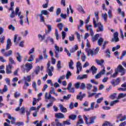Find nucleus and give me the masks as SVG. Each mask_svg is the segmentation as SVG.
Returning <instances> with one entry per match:
<instances>
[{
	"instance_id": "1",
	"label": "nucleus",
	"mask_w": 126,
	"mask_h": 126,
	"mask_svg": "<svg viewBox=\"0 0 126 126\" xmlns=\"http://www.w3.org/2000/svg\"><path fill=\"white\" fill-rule=\"evenodd\" d=\"M93 24L94 28H97L96 32H103L104 31V26L102 24V23L96 22L95 18L93 19Z\"/></svg>"
},
{
	"instance_id": "2",
	"label": "nucleus",
	"mask_w": 126,
	"mask_h": 126,
	"mask_svg": "<svg viewBox=\"0 0 126 126\" xmlns=\"http://www.w3.org/2000/svg\"><path fill=\"white\" fill-rule=\"evenodd\" d=\"M45 99H47V100H51V102L47 105V108H48L53 106V102H55V101H57V99L55 97H53L51 94H48V93H45Z\"/></svg>"
},
{
	"instance_id": "3",
	"label": "nucleus",
	"mask_w": 126,
	"mask_h": 126,
	"mask_svg": "<svg viewBox=\"0 0 126 126\" xmlns=\"http://www.w3.org/2000/svg\"><path fill=\"white\" fill-rule=\"evenodd\" d=\"M32 68H33V65L29 63H27L25 64V65H23L21 66V69L23 72H25V71H26V72H29Z\"/></svg>"
},
{
	"instance_id": "4",
	"label": "nucleus",
	"mask_w": 126,
	"mask_h": 126,
	"mask_svg": "<svg viewBox=\"0 0 126 126\" xmlns=\"http://www.w3.org/2000/svg\"><path fill=\"white\" fill-rule=\"evenodd\" d=\"M47 70L49 76H53V71H54V66H51V63L50 62L47 63Z\"/></svg>"
},
{
	"instance_id": "5",
	"label": "nucleus",
	"mask_w": 126,
	"mask_h": 126,
	"mask_svg": "<svg viewBox=\"0 0 126 126\" xmlns=\"http://www.w3.org/2000/svg\"><path fill=\"white\" fill-rule=\"evenodd\" d=\"M113 38L111 39V42H119L120 41V39L119 38V32H114L113 34Z\"/></svg>"
},
{
	"instance_id": "6",
	"label": "nucleus",
	"mask_w": 126,
	"mask_h": 126,
	"mask_svg": "<svg viewBox=\"0 0 126 126\" xmlns=\"http://www.w3.org/2000/svg\"><path fill=\"white\" fill-rule=\"evenodd\" d=\"M116 69H117V71L121 72V75L122 76L124 75L126 73V70L123 67V66L121 65H119Z\"/></svg>"
},
{
	"instance_id": "7",
	"label": "nucleus",
	"mask_w": 126,
	"mask_h": 126,
	"mask_svg": "<svg viewBox=\"0 0 126 126\" xmlns=\"http://www.w3.org/2000/svg\"><path fill=\"white\" fill-rule=\"evenodd\" d=\"M111 83L113 86L115 87V86L117 85H119L120 83H121V78H118L115 80H113L111 82Z\"/></svg>"
},
{
	"instance_id": "8",
	"label": "nucleus",
	"mask_w": 126,
	"mask_h": 126,
	"mask_svg": "<svg viewBox=\"0 0 126 126\" xmlns=\"http://www.w3.org/2000/svg\"><path fill=\"white\" fill-rule=\"evenodd\" d=\"M76 67H77V74H79V72L81 71L82 69V66L81 65V63L79 62H78L76 64Z\"/></svg>"
},
{
	"instance_id": "9",
	"label": "nucleus",
	"mask_w": 126,
	"mask_h": 126,
	"mask_svg": "<svg viewBox=\"0 0 126 126\" xmlns=\"http://www.w3.org/2000/svg\"><path fill=\"white\" fill-rule=\"evenodd\" d=\"M117 120L120 121V122H124V121H126V115L124 116H123V114H118L117 116Z\"/></svg>"
},
{
	"instance_id": "10",
	"label": "nucleus",
	"mask_w": 126,
	"mask_h": 126,
	"mask_svg": "<svg viewBox=\"0 0 126 126\" xmlns=\"http://www.w3.org/2000/svg\"><path fill=\"white\" fill-rule=\"evenodd\" d=\"M16 56V60L19 63H21L22 62L23 57L21 56V54L19 52H17V53H15Z\"/></svg>"
},
{
	"instance_id": "11",
	"label": "nucleus",
	"mask_w": 126,
	"mask_h": 126,
	"mask_svg": "<svg viewBox=\"0 0 126 126\" xmlns=\"http://www.w3.org/2000/svg\"><path fill=\"white\" fill-rule=\"evenodd\" d=\"M86 52L87 53L88 57H90V55H91L92 57H93V56L95 55L94 51L92 50V49H86Z\"/></svg>"
},
{
	"instance_id": "12",
	"label": "nucleus",
	"mask_w": 126,
	"mask_h": 126,
	"mask_svg": "<svg viewBox=\"0 0 126 126\" xmlns=\"http://www.w3.org/2000/svg\"><path fill=\"white\" fill-rule=\"evenodd\" d=\"M12 67V66L10 65V64H8V65H7L6 66V73L7 74H10V73H11V68Z\"/></svg>"
},
{
	"instance_id": "13",
	"label": "nucleus",
	"mask_w": 126,
	"mask_h": 126,
	"mask_svg": "<svg viewBox=\"0 0 126 126\" xmlns=\"http://www.w3.org/2000/svg\"><path fill=\"white\" fill-rule=\"evenodd\" d=\"M17 37V34H15L14 37V42L15 43V45H17V44H18V43L19 42V41L21 40V37H19L18 38Z\"/></svg>"
},
{
	"instance_id": "14",
	"label": "nucleus",
	"mask_w": 126,
	"mask_h": 126,
	"mask_svg": "<svg viewBox=\"0 0 126 126\" xmlns=\"http://www.w3.org/2000/svg\"><path fill=\"white\" fill-rule=\"evenodd\" d=\"M12 43H11V40L10 39H8L7 40V45L6 47V51H8L9 49H10V47H11V45Z\"/></svg>"
},
{
	"instance_id": "15",
	"label": "nucleus",
	"mask_w": 126,
	"mask_h": 126,
	"mask_svg": "<svg viewBox=\"0 0 126 126\" xmlns=\"http://www.w3.org/2000/svg\"><path fill=\"white\" fill-rule=\"evenodd\" d=\"M55 117L57 118L58 119H64L65 116L62 113H59L55 114Z\"/></svg>"
},
{
	"instance_id": "16",
	"label": "nucleus",
	"mask_w": 126,
	"mask_h": 126,
	"mask_svg": "<svg viewBox=\"0 0 126 126\" xmlns=\"http://www.w3.org/2000/svg\"><path fill=\"white\" fill-rule=\"evenodd\" d=\"M59 107L62 113H66V112H67V109H66V108L64 107L63 105L62 104H60Z\"/></svg>"
},
{
	"instance_id": "17",
	"label": "nucleus",
	"mask_w": 126,
	"mask_h": 126,
	"mask_svg": "<svg viewBox=\"0 0 126 126\" xmlns=\"http://www.w3.org/2000/svg\"><path fill=\"white\" fill-rule=\"evenodd\" d=\"M3 55L4 57H10L13 55V52H12V50H9L7 52L3 53Z\"/></svg>"
},
{
	"instance_id": "18",
	"label": "nucleus",
	"mask_w": 126,
	"mask_h": 126,
	"mask_svg": "<svg viewBox=\"0 0 126 126\" xmlns=\"http://www.w3.org/2000/svg\"><path fill=\"white\" fill-rule=\"evenodd\" d=\"M97 119V116H93V117H91L90 118V122H89V125H91L92 124H94L95 123V122L94 121V120Z\"/></svg>"
},
{
	"instance_id": "19",
	"label": "nucleus",
	"mask_w": 126,
	"mask_h": 126,
	"mask_svg": "<svg viewBox=\"0 0 126 126\" xmlns=\"http://www.w3.org/2000/svg\"><path fill=\"white\" fill-rule=\"evenodd\" d=\"M95 62L97 63V64H98L99 65H101L102 67H104V60H98L97 59L95 60Z\"/></svg>"
},
{
	"instance_id": "20",
	"label": "nucleus",
	"mask_w": 126,
	"mask_h": 126,
	"mask_svg": "<svg viewBox=\"0 0 126 126\" xmlns=\"http://www.w3.org/2000/svg\"><path fill=\"white\" fill-rule=\"evenodd\" d=\"M7 90H8L7 86H6V85H5L4 86V88L2 90L0 89V93L1 94H3V93H4L5 92H7Z\"/></svg>"
},
{
	"instance_id": "21",
	"label": "nucleus",
	"mask_w": 126,
	"mask_h": 126,
	"mask_svg": "<svg viewBox=\"0 0 126 126\" xmlns=\"http://www.w3.org/2000/svg\"><path fill=\"white\" fill-rule=\"evenodd\" d=\"M88 77V76L87 74H84V75H79L77 76V79H80L81 80L82 79H85V78H87Z\"/></svg>"
},
{
	"instance_id": "22",
	"label": "nucleus",
	"mask_w": 126,
	"mask_h": 126,
	"mask_svg": "<svg viewBox=\"0 0 126 126\" xmlns=\"http://www.w3.org/2000/svg\"><path fill=\"white\" fill-rule=\"evenodd\" d=\"M46 27H47L48 31H46L45 33L46 34H49L50 32L53 30V28L50 25H46Z\"/></svg>"
},
{
	"instance_id": "23",
	"label": "nucleus",
	"mask_w": 126,
	"mask_h": 126,
	"mask_svg": "<svg viewBox=\"0 0 126 126\" xmlns=\"http://www.w3.org/2000/svg\"><path fill=\"white\" fill-rule=\"evenodd\" d=\"M48 41H50V42H51V44H54V43H55V41H54V39H53V38L48 36L47 38V40H45V43H48Z\"/></svg>"
},
{
	"instance_id": "24",
	"label": "nucleus",
	"mask_w": 126,
	"mask_h": 126,
	"mask_svg": "<svg viewBox=\"0 0 126 126\" xmlns=\"http://www.w3.org/2000/svg\"><path fill=\"white\" fill-rule=\"evenodd\" d=\"M86 28L88 31H90V34L92 36L94 35V32H93V29H92V28H89V26H88V25H86Z\"/></svg>"
},
{
	"instance_id": "25",
	"label": "nucleus",
	"mask_w": 126,
	"mask_h": 126,
	"mask_svg": "<svg viewBox=\"0 0 126 126\" xmlns=\"http://www.w3.org/2000/svg\"><path fill=\"white\" fill-rule=\"evenodd\" d=\"M24 80L25 82H30L31 81V75H28L26 77H24Z\"/></svg>"
},
{
	"instance_id": "26",
	"label": "nucleus",
	"mask_w": 126,
	"mask_h": 126,
	"mask_svg": "<svg viewBox=\"0 0 126 126\" xmlns=\"http://www.w3.org/2000/svg\"><path fill=\"white\" fill-rule=\"evenodd\" d=\"M15 15H18L19 17H20V14H21V12H19V7H17L15 9Z\"/></svg>"
},
{
	"instance_id": "27",
	"label": "nucleus",
	"mask_w": 126,
	"mask_h": 126,
	"mask_svg": "<svg viewBox=\"0 0 126 126\" xmlns=\"http://www.w3.org/2000/svg\"><path fill=\"white\" fill-rule=\"evenodd\" d=\"M77 50H78V46L76 45L70 50V53H74L75 51H77Z\"/></svg>"
},
{
	"instance_id": "28",
	"label": "nucleus",
	"mask_w": 126,
	"mask_h": 126,
	"mask_svg": "<svg viewBox=\"0 0 126 126\" xmlns=\"http://www.w3.org/2000/svg\"><path fill=\"white\" fill-rule=\"evenodd\" d=\"M99 34H96L94 36L92 37V41L93 42H95V41H97V40H98V38H99Z\"/></svg>"
},
{
	"instance_id": "29",
	"label": "nucleus",
	"mask_w": 126,
	"mask_h": 126,
	"mask_svg": "<svg viewBox=\"0 0 126 126\" xmlns=\"http://www.w3.org/2000/svg\"><path fill=\"white\" fill-rule=\"evenodd\" d=\"M103 42H104V39L103 38L100 37L99 39L97 40V44L98 46H102V44H103Z\"/></svg>"
},
{
	"instance_id": "30",
	"label": "nucleus",
	"mask_w": 126,
	"mask_h": 126,
	"mask_svg": "<svg viewBox=\"0 0 126 126\" xmlns=\"http://www.w3.org/2000/svg\"><path fill=\"white\" fill-rule=\"evenodd\" d=\"M91 69H92V74L93 75L95 74V73L97 72V69L96 68V67L93 66L92 67H91Z\"/></svg>"
},
{
	"instance_id": "31",
	"label": "nucleus",
	"mask_w": 126,
	"mask_h": 126,
	"mask_svg": "<svg viewBox=\"0 0 126 126\" xmlns=\"http://www.w3.org/2000/svg\"><path fill=\"white\" fill-rule=\"evenodd\" d=\"M55 124L56 126H63V125L61 122H60V121H59V119H56L55 120Z\"/></svg>"
},
{
	"instance_id": "32",
	"label": "nucleus",
	"mask_w": 126,
	"mask_h": 126,
	"mask_svg": "<svg viewBox=\"0 0 126 126\" xmlns=\"http://www.w3.org/2000/svg\"><path fill=\"white\" fill-rule=\"evenodd\" d=\"M35 55H31L29 59L28 60V62H33L34 61V59H35Z\"/></svg>"
},
{
	"instance_id": "33",
	"label": "nucleus",
	"mask_w": 126,
	"mask_h": 126,
	"mask_svg": "<svg viewBox=\"0 0 126 126\" xmlns=\"http://www.w3.org/2000/svg\"><path fill=\"white\" fill-rule=\"evenodd\" d=\"M57 27H58L60 31H62V30L63 29V25L62 23H60L59 24H58V25H57Z\"/></svg>"
},
{
	"instance_id": "34",
	"label": "nucleus",
	"mask_w": 126,
	"mask_h": 126,
	"mask_svg": "<svg viewBox=\"0 0 126 126\" xmlns=\"http://www.w3.org/2000/svg\"><path fill=\"white\" fill-rule=\"evenodd\" d=\"M20 24H21V25L23 26V19H24V16H23V15H21L20 17Z\"/></svg>"
},
{
	"instance_id": "35",
	"label": "nucleus",
	"mask_w": 126,
	"mask_h": 126,
	"mask_svg": "<svg viewBox=\"0 0 126 126\" xmlns=\"http://www.w3.org/2000/svg\"><path fill=\"white\" fill-rule=\"evenodd\" d=\"M40 14H41V15H48V14H49V12L46 10H43L41 11Z\"/></svg>"
},
{
	"instance_id": "36",
	"label": "nucleus",
	"mask_w": 126,
	"mask_h": 126,
	"mask_svg": "<svg viewBox=\"0 0 126 126\" xmlns=\"http://www.w3.org/2000/svg\"><path fill=\"white\" fill-rule=\"evenodd\" d=\"M69 118L70 120H72V121H74L76 120V118H77V116L75 115H71L69 116Z\"/></svg>"
},
{
	"instance_id": "37",
	"label": "nucleus",
	"mask_w": 126,
	"mask_h": 126,
	"mask_svg": "<svg viewBox=\"0 0 126 126\" xmlns=\"http://www.w3.org/2000/svg\"><path fill=\"white\" fill-rule=\"evenodd\" d=\"M105 53L106 54V57H107V58H111V52H110V49H107L105 52Z\"/></svg>"
},
{
	"instance_id": "38",
	"label": "nucleus",
	"mask_w": 126,
	"mask_h": 126,
	"mask_svg": "<svg viewBox=\"0 0 126 126\" xmlns=\"http://www.w3.org/2000/svg\"><path fill=\"white\" fill-rule=\"evenodd\" d=\"M126 96V94L121 93L118 95V99H121L122 98H125Z\"/></svg>"
},
{
	"instance_id": "39",
	"label": "nucleus",
	"mask_w": 126,
	"mask_h": 126,
	"mask_svg": "<svg viewBox=\"0 0 126 126\" xmlns=\"http://www.w3.org/2000/svg\"><path fill=\"white\" fill-rule=\"evenodd\" d=\"M33 72L35 73V74L38 75L39 72H40V66H37Z\"/></svg>"
},
{
	"instance_id": "40",
	"label": "nucleus",
	"mask_w": 126,
	"mask_h": 126,
	"mask_svg": "<svg viewBox=\"0 0 126 126\" xmlns=\"http://www.w3.org/2000/svg\"><path fill=\"white\" fill-rule=\"evenodd\" d=\"M72 65H73V61H72V60H71L70 61V62L69 63V67L71 69H74V67H73Z\"/></svg>"
},
{
	"instance_id": "41",
	"label": "nucleus",
	"mask_w": 126,
	"mask_h": 126,
	"mask_svg": "<svg viewBox=\"0 0 126 126\" xmlns=\"http://www.w3.org/2000/svg\"><path fill=\"white\" fill-rule=\"evenodd\" d=\"M117 103H119V100H115L111 101V103L109 104V106H114V105H116Z\"/></svg>"
},
{
	"instance_id": "42",
	"label": "nucleus",
	"mask_w": 126,
	"mask_h": 126,
	"mask_svg": "<svg viewBox=\"0 0 126 126\" xmlns=\"http://www.w3.org/2000/svg\"><path fill=\"white\" fill-rule=\"evenodd\" d=\"M84 97H85L84 95H80L79 94H78L76 96V99L77 100H80V101H82V99Z\"/></svg>"
},
{
	"instance_id": "43",
	"label": "nucleus",
	"mask_w": 126,
	"mask_h": 126,
	"mask_svg": "<svg viewBox=\"0 0 126 126\" xmlns=\"http://www.w3.org/2000/svg\"><path fill=\"white\" fill-rule=\"evenodd\" d=\"M43 53L44 54V59L45 60H47V59H48V55H47L46 53H47V49H44L43 51Z\"/></svg>"
},
{
	"instance_id": "44",
	"label": "nucleus",
	"mask_w": 126,
	"mask_h": 126,
	"mask_svg": "<svg viewBox=\"0 0 126 126\" xmlns=\"http://www.w3.org/2000/svg\"><path fill=\"white\" fill-rule=\"evenodd\" d=\"M86 59V56L84 53L82 54V56L81 57V60H82V62H85V60Z\"/></svg>"
},
{
	"instance_id": "45",
	"label": "nucleus",
	"mask_w": 126,
	"mask_h": 126,
	"mask_svg": "<svg viewBox=\"0 0 126 126\" xmlns=\"http://www.w3.org/2000/svg\"><path fill=\"white\" fill-rule=\"evenodd\" d=\"M28 86H29V83L25 82V85H24L23 89H24V90H27V89L28 88Z\"/></svg>"
},
{
	"instance_id": "46",
	"label": "nucleus",
	"mask_w": 126,
	"mask_h": 126,
	"mask_svg": "<svg viewBox=\"0 0 126 126\" xmlns=\"http://www.w3.org/2000/svg\"><path fill=\"white\" fill-rule=\"evenodd\" d=\"M84 124V122H83V118L79 119L78 122L77 123V126L78 125Z\"/></svg>"
},
{
	"instance_id": "47",
	"label": "nucleus",
	"mask_w": 126,
	"mask_h": 126,
	"mask_svg": "<svg viewBox=\"0 0 126 126\" xmlns=\"http://www.w3.org/2000/svg\"><path fill=\"white\" fill-rule=\"evenodd\" d=\"M38 38L41 41H43V40H45L46 36L45 35H42L41 34H38Z\"/></svg>"
},
{
	"instance_id": "48",
	"label": "nucleus",
	"mask_w": 126,
	"mask_h": 126,
	"mask_svg": "<svg viewBox=\"0 0 126 126\" xmlns=\"http://www.w3.org/2000/svg\"><path fill=\"white\" fill-rule=\"evenodd\" d=\"M86 86L88 90H91L93 87V85L91 84H87Z\"/></svg>"
},
{
	"instance_id": "49",
	"label": "nucleus",
	"mask_w": 126,
	"mask_h": 126,
	"mask_svg": "<svg viewBox=\"0 0 126 126\" xmlns=\"http://www.w3.org/2000/svg\"><path fill=\"white\" fill-rule=\"evenodd\" d=\"M5 81H6V83H7V84L9 85V86H11V84L10 83V79H9V78H5Z\"/></svg>"
},
{
	"instance_id": "50",
	"label": "nucleus",
	"mask_w": 126,
	"mask_h": 126,
	"mask_svg": "<svg viewBox=\"0 0 126 126\" xmlns=\"http://www.w3.org/2000/svg\"><path fill=\"white\" fill-rule=\"evenodd\" d=\"M32 87L34 88L35 91H37L38 89H37V83L36 82H33L32 83Z\"/></svg>"
},
{
	"instance_id": "51",
	"label": "nucleus",
	"mask_w": 126,
	"mask_h": 126,
	"mask_svg": "<svg viewBox=\"0 0 126 126\" xmlns=\"http://www.w3.org/2000/svg\"><path fill=\"white\" fill-rule=\"evenodd\" d=\"M121 48V45H117L116 47L112 48V52H115V51H117V50H119Z\"/></svg>"
},
{
	"instance_id": "52",
	"label": "nucleus",
	"mask_w": 126,
	"mask_h": 126,
	"mask_svg": "<svg viewBox=\"0 0 126 126\" xmlns=\"http://www.w3.org/2000/svg\"><path fill=\"white\" fill-rule=\"evenodd\" d=\"M117 96V94L116 93H114L111 95H110L109 96V98H110V99H112V100H114V99H115V98Z\"/></svg>"
},
{
	"instance_id": "53",
	"label": "nucleus",
	"mask_w": 126,
	"mask_h": 126,
	"mask_svg": "<svg viewBox=\"0 0 126 126\" xmlns=\"http://www.w3.org/2000/svg\"><path fill=\"white\" fill-rule=\"evenodd\" d=\"M74 86L77 89H79V87H80V82H77L74 84Z\"/></svg>"
},
{
	"instance_id": "54",
	"label": "nucleus",
	"mask_w": 126,
	"mask_h": 126,
	"mask_svg": "<svg viewBox=\"0 0 126 126\" xmlns=\"http://www.w3.org/2000/svg\"><path fill=\"white\" fill-rule=\"evenodd\" d=\"M70 76H71V72H70L69 71H68L66 74V79H68Z\"/></svg>"
},
{
	"instance_id": "55",
	"label": "nucleus",
	"mask_w": 126,
	"mask_h": 126,
	"mask_svg": "<svg viewBox=\"0 0 126 126\" xmlns=\"http://www.w3.org/2000/svg\"><path fill=\"white\" fill-rule=\"evenodd\" d=\"M83 117L86 125H89V122H88V117H87L86 115H84Z\"/></svg>"
},
{
	"instance_id": "56",
	"label": "nucleus",
	"mask_w": 126,
	"mask_h": 126,
	"mask_svg": "<svg viewBox=\"0 0 126 126\" xmlns=\"http://www.w3.org/2000/svg\"><path fill=\"white\" fill-rule=\"evenodd\" d=\"M9 30H12V31H15V27L12 25H10L8 27Z\"/></svg>"
},
{
	"instance_id": "57",
	"label": "nucleus",
	"mask_w": 126,
	"mask_h": 126,
	"mask_svg": "<svg viewBox=\"0 0 126 126\" xmlns=\"http://www.w3.org/2000/svg\"><path fill=\"white\" fill-rule=\"evenodd\" d=\"M67 125L68 126H69L70 125V122H69V120H66L63 122V126H64V125Z\"/></svg>"
},
{
	"instance_id": "58",
	"label": "nucleus",
	"mask_w": 126,
	"mask_h": 126,
	"mask_svg": "<svg viewBox=\"0 0 126 126\" xmlns=\"http://www.w3.org/2000/svg\"><path fill=\"white\" fill-rule=\"evenodd\" d=\"M61 61H59L57 63V68H58V69H61V68H62V66L61 65Z\"/></svg>"
},
{
	"instance_id": "59",
	"label": "nucleus",
	"mask_w": 126,
	"mask_h": 126,
	"mask_svg": "<svg viewBox=\"0 0 126 126\" xmlns=\"http://www.w3.org/2000/svg\"><path fill=\"white\" fill-rule=\"evenodd\" d=\"M70 96H71V94H68L67 96H65L64 95L63 97V99L64 100H69L70 98Z\"/></svg>"
},
{
	"instance_id": "60",
	"label": "nucleus",
	"mask_w": 126,
	"mask_h": 126,
	"mask_svg": "<svg viewBox=\"0 0 126 126\" xmlns=\"http://www.w3.org/2000/svg\"><path fill=\"white\" fill-rule=\"evenodd\" d=\"M102 67H103V69L100 72H99V73L101 75H103V74H105V72L106 71V70L105 69V66H103Z\"/></svg>"
},
{
	"instance_id": "61",
	"label": "nucleus",
	"mask_w": 126,
	"mask_h": 126,
	"mask_svg": "<svg viewBox=\"0 0 126 126\" xmlns=\"http://www.w3.org/2000/svg\"><path fill=\"white\" fill-rule=\"evenodd\" d=\"M107 14H108L109 18H112L113 15H112V11L111 10H109Z\"/></svg>"
},
{
	"instance_id": "62",
	"label": "nucleus",
	"mask_w": 126,
	"mask_h": 126,
	"mask_svg": "<svg viewBox=\"0 0 126 126\" xmlns=\"http://www.w3.org/2000/svg\"><path fill=\"white\" fill-rule=\"evenodd\" d=\"M102 17H103L104 20L105 22H107V18H108V16L107 15V13H105L104 14H102Z\"/></svg>"
},
{
	"instance_id": "63",
	"label": "nucleus",
	"mask_w": 126,
	"mask_h": 126,
	"mask_svg": "<svg viewBox=\"0 0 126 126\" xmlns=\"http://www.w3.org/2000/svg\"><path fill=\"white\" fill-rule=\"evenodd\" d=\"M38 121H36L34 122V125L36 124V126H42V121H40L39 123H38Z\"/></svg>"
},
{
	"instance_id": "64",
	"label": "nucleus",
	"mask_w": 126,
	"mask_h": 126,
	"mask_svg": "<svg viewBox=\"0 0 126 126\" xmlns=\"http://www.w3.org/2000/svg\"><path fill=\"white\" fill-rule=\"evenodd\" d=\"M22 114H25V110L26 108L25 107H24V106H23L21 108V109H20Z\"/></svg>"
}]
</instances>
